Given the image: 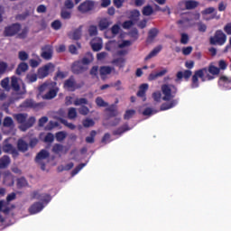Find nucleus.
I'll return each instance as SVG.
<instances>
[{
  "instance_id": "nucleus-1",
  "label": "nucleus",
  "mask_w": 231,
  "mask_h": 231,
  "mask_svg": "<svg viewBox=\"0 0 231 231\" xmlns=\"http://www.w3.org/2000/svg\"><path fill=\"white\" fill-rule=\"evenodd\" d=\"M221 70L219 68L209 65L208 68L205 67L200 69L195 70L193 76L191 77L190 88L196 89L199 88V79L201 82H207V80H214L216 75H219Z\"/></svg>"
},
{
  "instance_id": "nucleus-2",
  "label": "nucleus",
  "mask_w": 231,
  "mask_h": 231,
  "mask_svg": "<svg viewBox=\"0 0 231 231\" xmlns=\"http://www.w3.org/2000/svg\"><path fill=\"white\" fill-rule=\"evenodd\" d=\"M162 91V100L164 102H169V103H163L161 106V111H167L169 109H172V107H176L178 106V99H172L174 97H176V94L178 93V87L176 85H167L164 84L161 88Z\"/></svg>"
},
{
  "instance_id": "nucleus-3",
  "label": "nucleus",
  "mask_w": 231,
  "mask_h": 231,
  "mask_svg": "<svg viewBox=\"0 0 231 231\" xmlns=\"http://www.w3.org/2000/svg\"><path fill=\"white\" fill-rule=\"evenodd\" d=\"M53 86H57L56 82H45L39 87L40 93H43V91H48L45 95L42 96L43 100H51L57 97L59 93V88H51Z\"/></svg>"
},
{
  "instance_id": "nucleus-4",
  "label": "nucleus",
  "mask_w": 231,
  "mask_h": 231,
  "mask_svg": "<svg viewBox=\"0 0 231 231\" xmlns=\"http://www.w3.org/2000/svg\"><path fill=\"white\" fill-rule=\"evenodd\" d=\"M14 117L18 124H21V131H28V129H30V127H33V124H35V117L31 116L28 119V114H16Z\"/></svg>"
},
{
  "instance_id": "nucleus-5",
  "label": "nucleus",
  "mask_w": 231,
  "mask_h": 231,
  "mask_svg": "<svg viewBox=\"0 0 231 231\" xmlns=\"http://www.w3.org/2000/svg\"><path fill=\"white\" fill-rule=\"evenodd\" d=\"M226 42V34L221 30H217L214 36L209 38V44L212 46H223Z\"/></svg>"
},
{
  "instance_id": "nucleus-6",
  "label": "nucleus",
  "mask_w": 231,
  "mask_h": 231,
  "mask_svg": "<svg viewBox=\"0 0 231 231\" xmlns=\"http://www.w3.org/2000/svg\"><path fill=\"white\" fill-rule=\"evenodd\" d=\"M55 71V65L51 62L43 65L37 70L38 79H46L48 75Z\"/></svg>"
},
{
  "instance_id": "nucleus-7",
  "label": "nucleus",
  "mask_w": 231,
  "mask_h": 231,
  "mask_svg": "<svg viewBox=\"0 0 231 231\" xmlns=\"http://www.w3.org/2000/svg\"><path fill=\"white\" fill-rule=\"evenodd\" d=\"M22 109H33L34 111H39L44 107V103H37L33 99H25L21 105Z\"/></svg>"
},
{
  "instance_id": "nucleus-8",
  "label": "nucleus",
  "mask_w": 231,
  "mask_h": 231,
  "mask_svg": "<svg viewBox=\"0 0 231 231\" xmlns=\"http://www.w3.org/2000/svg\"><path fill=\"white\" fill-rule=\"evenodd\" d=\"M79 88L80 86L77 84V80H75L74 76H70L63 83V89L66 91H70L71 93H73V91H77V89H79Z\"/></svg>"
},
{
  "instance_id": "nucleus-9",
  "label": "nucleus",
  "mask_w": 231,
  "mask_h": 231,
  "mask_svg": "<svg viewBox=\"0 0 231 231\" xmlns=\"http://www.w3.org/2000/svg\"><path fill=\"white\" fill-rule=\"evenodd\" d=\"M21 32L20 23H13L5 28L4 35L5 37H14V35H17Z\"/></svg>"
},
{
  "instance_id": "nucleus-10",
  "label": "nucleus",
  "mask_w": 231,
  "mask_h": 231,
  "mask_svg": "<svg viewBox=\"0 0 231 231\" xmlns=\"http://www.w3.org/2000/svg\"><path fill=\"white\" fill-rule=\"evenodd\" d=\"M32 199H39L40 201H42L43 203H50L51 201V196L47 193H39L38 190L32 191L31 193Z\"/></svg>"
},
{
  "instance_id": "nucleus-11",
  "label": "nucleus",
  "mask_w": 231,
  "mask_h": 231,
  "mask_svg": "<svg viewBox=\"0 0 231 231\" xmlns=\"http://www.w3.org/2000/svg\"><path fill=\"white\" fill-rule=\"evenodd\" d=\"M93 8H95V2L91 0H86L79 5L78 10L81 14H88V12H91Z\"/></svg>"
},
{
  "instance_id": "nucleus-12",
  "label": "nucleus",
  "mask_w": 231,
  "mask_h": 231,
  "mask_svg": "<svg viewBox=\"0 0 231 231\" xmlns=\"http://www.w3.org/2000/svg\"><path fill=\"white\" fill-rule=\"evenodd\" d=\"M71 71L74 75H80L88 71V67L84 66L80 61H75L71 66Z\"/></svg>"
},
{
  "instance_id": "nucleus-13",
  "label": "nucleus",
  "mask_w": 231,
  "mask_h": 231,
  "mask_svg": "<svg viewBox=\"0 0 231 231\" xmlns=\"http://www.w3.org/2000/svg\"><path fill=\"white\" fill-rule=\"evenodd\" d=\"M2 149L4 152L12 154L13 158H17V156H19V152L11 143L4 144Z\"/></svg>"
},
{
  "instance_id": "nucleus-14",
  "label": "nucleus",
  "mask_w": 231,
  "mask_h": 231,
  "mask_svg": "<svg viewBox=\"0 0 231 231\" xmlns=\"http://www.w3.org/2000/svg\"><path fill=\"white\" fill-rule=\"evenodd\" d=\"M44 208V204L42 202H34L30 208H29V213L33 214H39L42 209Z\"/></svg>"
},
{
  "instance_id": "nucleus-15",
  "label": "nucleus",
  "mask_w": 231,
  "mask_h": 231,
  "mask_svg": "<svg viewBox=\"0 0 231 231\" xmlns=\"http://www.w3.org/2000/svg\"><path fill=\"white\" fill-rule=\"evenodd\" d=\"M160 33V31L157 28H152L148 32V36L146 38V42L148 44H151V42H153L154 39L158 37V34Z\"/></svg>"
},
{
  "instance_id": "nucleus-16",
  "label": "nucleus",
  "mask_w": 231,
  "mask_h": 231,
  "mask_svg": "<svg viewBox=\"0 0 231 231\" xmlns=\"http://www.w3.org/2000/svg\"><path fill=\"white\" fill-rule=\"evenodd\" d=\"M147 89H149V85L147 83H143L139 87V90L137 92V97L143 98V101L145 102L147 97H145V93H147Z\"/></svg>"
},
{
  "instance_id": "nucleus-17",
  "label": "nucleus",
  "mask_w": 231,
  "mask_h": 231,
  "mask_svg": "<svg viewBox=\"0 0 231 231\" xmlns=\"http://www.w3.org/2000/svg\"><path fill=\"white\" fill-rule=\"evenodd\" d=\"M106 113H107L108 118H115V116H118V109L116 106L111 105L105 109Z\"/></svg>"
},
{
  "instance_id": "nucleus-18",
  "label": "nucleus",
  "mask_w": 231,
  "mask_h": 231,
  "mask_svg": "<svg viewBox=\"0 0 231 231\" xmlns=\"http://www.w3.org/2000/svg\"><path fill=\"white\" fill-rule=\"evenodd\" d=\"M69 37L73 41L80 40V37H82V25L75 29L72 32L69 33Z\"/></svg>"
},
{
  "instance_id": "nucleus-19",
  "label": "nucleus",
  "mask_w": 231,
  "mask_h": 231,
  "mask_svg": "<svg viewBox=\"0 0 231 231\" xmlns=\"http://www.w3.org/2000/svg\"><path fill=\"white\" fill-rule=\"evenodd\" d=\"M178 80H181V79H184L186 81L189 80V79H190V77H192V71L189 69H186L183 71H179L177 72L176 75Z\"/></svg>"
},
{
  "instance_id": "nucleus-20",
  "label": "nucleus",
  "mask_w": 231,
  "mask_h": 231,
  "mask_svg": "<svg viewBox=\"0 0 231 231\" xmlns=\"http://www.w3.org/2000/svg\"><path fill=\"white\" fill-rule=\"evenodd\" d=\"M111 24H113V22L109 21L107 18H103L98 23V28L100 32H104V30H107Z\"/></svg>"
},
{
  "instance_id": "nucleus-21",
  "label": "nucleus",
  "mask_w": 231,
  "mask_h": 231,
  "mask_svg": "<svg viewBox=\"0 0 231 231\" xmlns=\"http://www.w3.org/2000/svg\"><path fill=\"white\" fill-rule=\"evenodd\" d=\"M46 158H50V152L46 150H41L35 157V162L41 163V160H46Z\"/></svg>"
},
{
  "instance_id": "nucleus-22",
  "label": "nucleus",
  "mask_w": 231,
  "mask_h": 231,
  "mask_svg": "<svg viewBox=\"0 0 231 231\" xmlns=\"http://www.w3.org/2000/svg\"><path fill=\"white\" fill-rule=\"evenodd\" d=\"M17 149L21 152H26V151H28V143L23 139H19L17 142Z\"/></svg>"
},
{
  "instance_id": "nucleus-23",
  "label": "nucleus",
  "mask_w": 231,
  "mask_h": 231,
  "mask_svg": "<svg viewBox=\"0 0 231 231\" xmlns=\"http://www.w3.org/2000/svg\"><path fill=\"white\" fill-rule=\"evenodd\" d=\"M26 71H28V63L26 62H21L16 70H15V73L17 75H23V73H26Z\"/></svg>"
},
{
  "instance_id": "nucleus-24",
  "label": "nucleus",
  "mask_w": 231,
  "mask_h": 231,
  "mask_svg": "<svg viewBox=\"0 0 231 231\" xmlns=\"http://www.w3.org/2000/svg\"><path fill=\"white\" fill-rule=\"evenodd\" d=\"M115 68L109 67V66H102L99 69V73L101 77H104L106 75H111Z\"/></svg>"
},
{
  "instance_id": "nucleus-25",
  "label": "nucleus",
  "mask_w": 231,
  "mask_h": 231,
  "mask_svg": "<svg viewBox=\"0 0 231 231\" xmlns=\"http://www.w3.org/2000/svg\"><path fill=\"white\" fill-rule=\"evenodd\" d=\"M184 5L186 10H194V8H198V5H199V3L194 0H187L184 2Z\"/></svg>"
},
{
  "instance_id": "nucleus-26",
  "label": "nucleus",
  "mask_w": 231,
  "mask_h": 231,
  "mask_svg": "<svg viewBox=\"0 0 231 231\" xmlns=\"http://www.w3.org/2000/svg\"><path fill=\"white\" fill-rule=\"evenodd\" d=\"M162 45L155 47L146 57L145 60H150L152 57H156L162 51Z\"/></svg>"
},
{
  "instance_id": "nucleus-27",
  "label": "nucleus",
  "mask_w": 231,
  "mask_h": 231,
  "mask_svg": "<svg viewBox=\"0 0 231 231\" xmlns=\"http://www.w3.org/2000/svg\"><path fill=\"white\" fill-rule=\"evenodd\" d=\"M11 88L14 91H20L21 86L19 85V80L17 79V77L13 76L11 78Z\"/></svg>"
},
{
  "instance_id": "nucleus-28",
  "label": "nucleus",
  "mask_w": 231,
  "mask_h": 231,
  "mask_svg": "<svg viewBox=\"0 0 231 231\" xmlns=\"http://www.w3.org/2000/svg\"><path fill=\"white\" fill-rule=\"evenodd\" d=\"M10 157L8 155H4L0 158V169H6L10 165Z\"/></svg>"
},
{
  "instance_id": "nucleus-29",
  "label": "nucleus",
  "mask_w": 231,
  "mask_h": 231,
  "mask_svg": "<svg viewBox=\"0 0 231 231\" xmlns=\"http://www.w3.org/2000/svg\"><path fill=\"white\" fill-rule=\"evenodd\" d=\"M129 130H130L129 125H125L117 128L116 130H115L113 132V134H114V136H117V135L120 136V135L124 134V133H126V131H129Z\"/></svg>"
},
{
  "instance_id": "nucleus-30",
  "label": "nucleus",
  "mask_w": 231,
  "mask_h": 231,
  "mask_svg": "<svg viewBox=\"0 0 231 231\" xmlns=\"http://www.w3.org/2000/svg\"><path fill=\"white\" fill-rule=\"evenodd\" d=\"M167 69H162L156 73H151L148 77V80H156V79L160 77H163V75H166Z\"/></svg>"
},
{
  "instance_id": "nucleus-31",
  "label": "nucleus",
  "mask_w": 231,
  "mask_h": 231,
  "mask_svg": "<svg viewBox=\"0 0 231 231\" xmlns=\"http://www.w3.org/2000/svg\"><path fill=\"white\" fill-rule=\"evenodd\" d=\"M82 65L88 66V64H91L93 62V53L91 52H87L86 57H84L81 61Z\"/></svg>"
},
{
  "instance_id": "nucleus-32",
  "label": "nucleus",
  "mask_w": 231,
  "mask_h": 231,
  "mask_svg": "<svg viewBox=\"0 0 231 231\" xmlns=\"http://www.w3.org/2000/svg\"><path fill=\"white\" fill-rule=\"evenodd\" d=\"M60 17L64 21H69V19H71V11L62 8L60 11Z\"/></svg>"
},
{
  "instance_id": "nucleus-33",
  "label": "nucleus",
  "mask_w": 231,
  "mask_h": 231,
  "mask_svg": "<svg viewBox=\"0 0 231 231\" xmlns=\"http://www.w3.org/2000/svg\"><path fill=\"white\" fill-rule=\"evenodd\" d=\"M112 64H115L118 68H124L125 66V58H116L112 60Z\"/></svg>"
},
{
  "instance_id": "nucleus-34",
  "label": "nucleus",
  "mask_w": 231,
  "mask_h": 231,
  "mask_svg": "<svg viewBox=\"0 0 231 231\" xmlns=\"http://www.w3.org/2000/svg\"><path fill=\"white\" fill-rule=\"evenodd\" d=\"M152 14H154V9H152V6L146 5L143 8V15L149 17V15H152Z\"/></svg>"
},
{
  "instance_id": "nucleus-35",
  "label": "nucleus",
  "mask_w": 231,
  "mask_h": 231,
  "mask_svg": "<svg viewBox=\"0 0 231 231\" xmlns=\"http://www.w3.org/2000/svg\"><path fill=\"white\" fill-rule=\"evenodd\" d=\"M17 189H23L28 185V180L24 177L17 179L16 181Z\"/></svg>"
},
{
  "instance_id": "nucleus-36",
  "label": "nucleus",
  "mask_w": 231,
  "mask_h": 231,
  "mask_svg": "<svg viewBox=\"0 0 231 231\" xmlns=\"http://www.w3.org/2000/svg\"><path fill=\"white\" fill-rule=\"evenodd\" d=\"M88 34L89 37H97V35H98V28L97 25H90L88 27Z\"/></svg>"
},
{
  "instance_id": "nucleus-37",
  "label": "nucleus",
  "mask_w": 231,
  "mask_h": 231,
  "mask_svg": "<svg viewBox=\"0 0 231 231\" xmlns=\"http://www.w3.org/2000/svg\"><path fill=\"white\" fill-rule=\"evenodd\" d=\"M66 77H68V72H64L59 69L54 76V80H59V79L62 80L66 79Z\"/></svg>"
},
{
  "instance_id": "nucleus-38",
  "label": "nucleus",
  "mask_w": 231,
  "mask_h": 231,
  "mask_svg": "<svg viewBox=\"0 0 231 231\" xmlns=\"http://www.w3.org/2000/svg\"><path fill=\"white\" fill-rule=\"evenodd\" d=\"M29 58H30V55L26 51H20L18 52V59L19 60H22V62L28 60Z\"/></svg>"
},
{
  "instance_id": "nucleus-39",
  "label": "nucleus",
  "mask_w": 231,
  "mask_h": 231,
  "mask_svg": "<svg viewBox=\"0 0 231 231\" xmlns=\"http://www.w3.org/2000/svg\"><path fill=\"white\" fill-rule=\"evenodd\" d=\"M76 117H77V108L75 107L69 108L68 118L69 120H75Z\"/></svg>"
},
{
  "instance_id": "nucleus-40",
  "label": "nucleus",
  "mask_w": 231,
  "mask_h": 231,
  "mask_svg": "<svg viewBox=\"0 0 231 231\" xmlns=\"http://www.w3.org/2000/svg\"><path fill=\"white\" fill-rule=\"evenodd\" d=\"M39 78V76L35 73L33 74H27L26 75V81L29 83V84H32L33 82H37V79Z\"/></svg>"
},
{
  "instance_id": "nucleus-41",
  "label": "nucleus",
  "mask_w": 231,
  "mask_h": 231,
  "mask_svg": "<svg viewBox=\"0 0 231 231\" xmlns=\"http://www.w3.org/2000/svg\"><path fill=\"white\" fill-rule=\"evenodd\" d=\"M134 115H136L135 110H133V109L126 110L124 115V120H131V118H133V116H134Z\"/></svg>"
},
{
  "instance_id": "nucleus-42",
  "label": "nucleus",
  "mask_w": 231,
  "mask_h": 231,
  "mask_svg": "<svg viewBox=\"0 0 231 231\" xmlns=\"http://www.w3.org/2000/svg\"><path fill=\"white\" fill-rule=\"evenodd\" d=\"M74 106H88V99L86 97L76 98Z\"/></svg>"
},
{
  "instance_id": "nucleus-43",
  "label": "nucleus",
  "mask_w": 231,
  "mask_h": 231,
  "mask_svg": "<svg viewBox=\"0 0 231 231\" xmlns=\"http://www.w3.org/2000/svg\"><path fill=\"white\" fill-rule=\"evenodd\" d=\"M83 127H93L95 125V121L90 118H86L82 121Z\"/></svg>"
},
{
  "instance_id": "nucleus-44",
  "label": "nucleus",
  "mask_w": 231,
  "mask_h": 231,
  "mask_svg": "<svg viewBox=\"0 0 231 231\" xmlns=\"http://www.w3.org/2000/svg\"><path fill=\"white\" fill-rule=\"evenodd\" d=\"M97 136V131L92 130L90 136L86 137L87 143H95V137Z\"/></svg>"
},
{
  "instance_id": "nucleus-45",
  "label": "nucleus",
  "mask_w": 231,
  "mask_h": 231,
  "mask_svg": "<svg viewBox=\"0 0 231 231\" xmlns=\"http://www.w3.org/2000/svg\"><path fill=\"white\" fill-rule=\"evenodd\" d=\"M158 113V110H154L151 107H147L143 111V116H152V115H156Z\"/></svg>"
},
{
  "instance_id": "nucleus-46",
  "label": "nucleus",
  "mask_w": 231,
  "mask_h": 231,
  "mask_svg": "<svg viewBox=\"0 0 231 231\" xmlns=\"http://www.w3.org/2000/svg\"><path fill=\"white\" fill-rule=\"evenodd\" d=\"M91 79H98V66H93L89 71Z\"/></svg>"
},
{
  "instance_id": "nucleus-47",
  "label": "nucleus",
  "mask_w": 231,
  "mask_h": 231,
  "mask_svg": "<svg viewBox=\"0 0 231 231\" xmlns=\"http://www.w3.org/2000/svg\"><path fill=\"white\" fill-rule=\"evenodd\" d=\"M3 125L4 127H12V125H14V119L10 116L5 117Z\"/></svg>"
},
{
  "instance_id": "nucleus-48",
  "label": "nucleus",
  "mask_w": 231,
  "mask_h": 231,
  "mask_svg": "<svg viewBox=\"0 0 231 231\" xmlns=\"http://www.w3.org/2000/svg\"><path fill=\"white\" fill-rule=\"evenodd\" d=\"M96 104L98 107H107L108 104L104 101V99L101 97H97L96 98Z\"/></svg>"
},
{
  "instance_id": "nucleus-49",
  "label": "nucleus",
  "mask_w": 231,
  "mask_h": 231,
  "mask_svg": "<svg viewBox=\"0 0 231 231\" xmlns=\"http://www.w3.org/2000/svg\"><path fill=\"white\" fill-rule=\"evenodd\" d=\"M60 124H63V125H65L71 131H74V129H77V126L74 124L69 123L68 120L66 119H60Z\"/></svg>"
},
{
  "instance_id": "nucleus-50",
  "label": "nucleus",
  "mask_w": 231,
  "mask_h": 231,
  "mask_svg": "<svg viewBox=\"0 0 231 231\" xmlns=\"http://www.w3.org/2000/svg\"><path fill=\"white\" fill-rule=\"evenodd\" d=\"M66 136L67 134L65 132H58L55 134L57 142H64V140H66Z\"/></svg>"
},
{
  "instance_id": "nucleus-51",
  "label": "nucleus",
  "mask_w": 231,
  "mask_h": 231,
  "mask_svg": "<svg viewBox=\"0 0 231 231\" xmlns=\"http://www.w3.org/2000/svg\"><path fill=\"white\" fill-rule=\"evenodd\" d=\"M6 69H8V63L5 61H0V77L6 73Z\"/></svg>"
},
{
  "instance_id": "nucleus-52",
  "label": "nucleus",
  "mask_w": 231,
  "mask_h": 231,
  "mask_svg": "<svg viewBox=\"0 0 231 231\" xmlns=\"http://www.w3.org/2000/svg\"><path fill=\"white\" fill-rule=\"evenodd\" d=\"M64 151V146L60 143H55L52 147V152H55V154H59V152H62Z\"/></svg>"
},
{
  "instance_id": "nucleus-53",
  "label": "nucleus",
  "mask_w": 231,
  "mask_h": 231,
  "mask_svg": "<svg viewBox=\"0 0 231 231\" xmlns=\"http://www.w3.org/2000/svg\"><path fill=\"white\" fill-rule=\"evenodd\" d=\"M55 140V135L51 133H48L44 137L45 143H53Z\"/></svg>"
},
{
  "instance_id": "nucleus-54",
  "label": "nucleus",
  "mask_w": 231,
  "mask_h": 231,
  "mask_svg": "<svg viewBox=\"0 0 231 231\" xmlns=\"http://www.w3.org/2000/svg\"><path fill=\"white\" fill-rule=\"evenodd\" d=\"M189 41H190L189 34L182 32L180 34V44H189Z\"/></svg>"
},
{
  "instance_id": "nucleus-55",
  "label": "nucleus",
  "mask_w": 231,
  "mask_h": 231,
  "mask_svg": "<svg viewBox=\"0 0 231 231\" xmlns=\"http://www.w3.org/2000/svg\"><path fill=\"white\" fill-rule=\"evenodd\" d=\"M79 115H82L83 116H86L89 115V108L86 106H81L79 108Z\"/></svg>"
},
{
  "instance_id": "nucleus-56",
  "label": "nucleus",
  "mask_w": 231,
  "mask_h": 231,
  "mask_svg": "<svg viewBox=\"0 0 231 231\" xmlns=\"http://www.w3.org/2000/svg\"><path fill=\"white\" fill-rule=\"evenodd\" d=\"M64 6L66 10H73L75 4H73V0H65Z\"/></svg>"
},
{
  "instance_id": "nucleus-57",
  "label": "nucleus",
  "mask_w": 231,
  "mask_h": 231,
  "mask_svg": "<svg viewBox=\"0 0 231 231\" xmlns=\"http://www.w3.org/2000/svg\"><path fill=\"white\" fill-rule=\"evenodd\" d=\"M51 28H53V30H60V28H62V23H60V20H55L54 22L51 23Z\"/></svg>"
},
{
  "instance_id": "nucleus-58",
  "label": "nucleus",
  "mask_w": 231,
  "mask_h": 231,
  "mask_svg": "<svg viewBox=\"0 0 231 231\" xmlns=\"http://www.w3.org/2000/svg\"><path fill=\"white\" fill-rule=\"evenodd\" d=\"M41 57L42 59H44V60H51L53 58V52H42Z\"/></svg>"
},
{
  "instance_id": "nucleus-59",
  "label": "nucleus",
  "mask_w": 231,
  "mask_h": 231,
  "mask_svg": "<svg viewBox=\"0 0 231 231\" xmlns=\"http://www.w3.org/2000/svg\"><path fill=\"white\" fill-rule=\"evenodd\" d=\"M93 51H100L102 50V42H91Z\"/></svg>"
},
{
  "instance_id": "nucleus-60",
  "label": "nucleus",
  "mask_w": 231,
  "mask_h": 231,
  "mask_svg": "<svg viewBox=\"0 0 231 231\" xmlns=\"http://www.w3.org/2000/svg\"><path fill=\"white\" fill-rule=\"evenodd\" d=\"M42 52L53 53V46L47 44L42 47Z\"/></svg>"
},
{
  "instance_id": "nucleus-61",
  "label": "nucleus",
  "mask_w": 231,
  "mask_h": 231,
  "mask_svg": "<svg viewBox=\"0 0 231 231\" xmlns=\"http://www.w3.org/2000/svg\"><path fill=\"white\" fill-rule=\"evenodd\" d=\"M86 165V163H80L71 172L72 176H77L78 172H80V171H82V169H84V166Z\"/></svg>"
},
{
  "instance_id": "nucleus-62",
  "label": "nucleus",
  "mask_w": 231,
  "mask_h": 231,
  "mask_svg": "<svg viewBox=\"0 0 231 231\" xmlns=\"http://www.w3.org/2000/svg\"><path fill=\"white\" fill-rule=\"evenodd\" d=\"M28 15H30L29 13L20 14L15 16V19L16 21H26V19L28 18Z\"/></svg>"
},
{
  "instance_id": "nucleus-63",
  "label": "nucleus",
  "mask_w": 231,
  "mask_h": 231,
  "mask_svg": "<svg viewBox=\"0 0 231 231\" xmlns=\"http://www.w3.org/2000/svg\"><path fill=\"white\" fill-rule=\"evenodd\" d=\"M19 39H26L28 37V27H24L21 33L18 34Z\"/></svg>"
},
{
  "instance_id": "nucleus-64",
  "label": "nucleus",
  "mask_w": 231,
  "mask_h": 231,
  "mask_svg": "<svg viewBox=\"0 0 231 231\" xmlns=\"http://www.w3.org/2000/svg\"><path fill=\"white\" fill-rule=\"evenodd\" d=\"M224 32H226L227 35H231V23L225 25Z\"/></svg>"
}]
</instances>
